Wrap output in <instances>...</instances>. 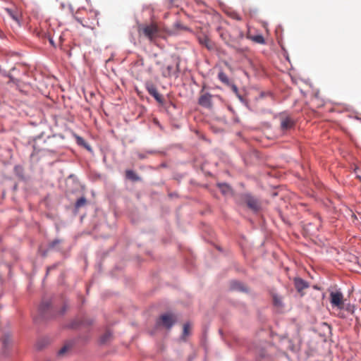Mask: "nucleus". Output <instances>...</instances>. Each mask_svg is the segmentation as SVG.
<instances>
[{"mask_svg": "<svg viewBox=\"0 0 361 361\" xmlns=\"http://www.w3.org/2000/svg\"><path fill=\"white\" fill-rule=\"evenodd\" d=\"M176 317L171 313H166L160 316L159 319L157 322V324L162 325L167 329H170L176 322Z\"/></svg>", "mask_w": 361, "mask_h": 361, "instance_id": "f257e3e1", "label": "nucleus"}, {"mask_svg": "<svg viewBox=\"0 0 361 361\" xmlns=\"http://www.w3.org/2000/svg\"><path fill=\"white\" fill-rule=\"evenodd\" d=\"M142 31L151 42H153L159 35V28L154 23L144 25L142 27Z\"/></svg>", "mask_w": 361, "mask_h": 361, "instance_id": "f03ea898", "label": "nucleus"}, {"mask_svg": "<svg viewBox=\"0 0 361 361\" xmlns=\"http://www.w3.org/2000/svg\"><path fill=\"white\" fill-rule=\"evenodd\" d=\"M330 302L332 307H336L339 310L343 308V293L339 291H331L330 293Z\"/></svg>", "mask_w": 361, "mask_h": 361, "instance_id": "7ed1b4c3", "label": "nucleus"}, {"mask_svg": "<svg viewBox=\"0 0 361 361\" xmlns=\"http://www.w3.org/2000/svg\"><path fill=\"white\" fill-rule=\"evenodd\" d=\"M244 200L246 202L247 207L254 212H257L259 209L260 205L258 200L250 195H245L244 197Z\"/></svg>", "mask_w": 361, "mask_h": 361, "instance_id": "20e7f679", "label": "nucleus"}, {"mask_svg": "<svg viewBox=\"0 0 361 361\" xmlns=\"http://www.w3.org/2000/svg\"><path fill=\"white\" fill-rule=\"evenodd\" d=\"M199 43L204 46L208 50H212L214 49V43L205 35H199L198 37Z\"/></svg>", "mask_w": 361, "mask_h": 361, "instance_id": "39448f33", "label": "nucleus"}, {"mask_svg": "<svg viewBox=\"0 0 361 361\" xmlns=\"http://www.w3.org/2000/svg\"><path fill=\"white\" fill-rule=\"evenodd\" d=\"M5 11L18 25H20V13L17 8H6Z\"/></svg>", "mask_w": 361, "mask_h": 361, "instance_id": "423d86ee", "label": "nucleus"}, {"mask_svg": "<svg viewBox=\"0 0 361 361\" xmlns=\"http://www.w3.org/2000/svg\"><path fill=\"white\" fill-rule=\"evenodd\" d=\"M198 103L202 106L210 108L212 106V94L207 92L201 95L199 98Z\"/></svg>", "mask_w": 361, "mask_h": 361, "instance_id": "0eeeda50", "label": "nucleus"}, {"mask_svg": "<svg viewBox=\"0 0 361 361\" xmlns=\"http://www.w3.org/2000/svg\"><path fill=\"white\" fill-rule=\"evenodd\" d=\"M147 90L149 94L152 96L158 102H162V97L158 92L157 87L152 84L147 85Z\"/></svg>", "mask_w": 361, "mask_h": 361, "instance_id": "6e6552de", "label": "nucleus"}, {"mask_svg": "<svg viewBox=\"0 0 361 361\" xmlns=\"http://www.w3.org/2000/svg\"><path fill=\"white\" fill-rule=\"evenodd\" d=\"M294 126V121L290 117H285L281 119V128L283 130L290 129Z\"/></svg>", "mask_w": 361, "mask_h": 361, "instance_id": "1a4fd4ad", "label": "nucleus"}, {"mask_svg": "<svg viewBox=\"0 0 361 361\" xmlns=\"http://www.w3.org/2000/svg\"><path fill=\"white\" fill-rule=\"evenodd\" d=\"M294 285L296 290L298 292H301L302 290L308 287V283L305 280L300 278H296L294 280Z\"/></svg>", "mask_w": 361, "mask_h": 361, "instance_id": "9d476101", "label": "nucleus"}, {"mask_svg": "<svg viewBox=\"0 0 361 361\" xmlns=\"http://www.w3.org/2000/svg\"><path fill=\"white\" fill-rule=\"evenodd\" d=\"M230 288L233 290H238L242 292L247 291V289L244 286V285L238 281H232L230 284Z\"/></svg>", "mask_w": 361, "mask_h": 361, "instance_id": "9b49d317", "label": "nucleus"}, {"mask_svg": "<svg viewBox=\"0 0 361 361\" xmlns=\"http://www.w3.org/2000/svg\"><path fill=\"white\" fill-rule=\"evenodd\" d=\"M51 306V302L50 301H43L39 307V312L42 314V316H44L46 311L49 309Z\"/></svg>", "mask_w": 361, "mask_h": 361, "instance_id": "f8f14e48", "label": "nucleus"}, {"mask_svg": "<svg viewBox=\"0 0 361 361\" xmlns=\"http://www.w3.org/2000/svg\"><path fill=\"white\" fill-rule=\"evenodd\" d=\"M218 186L224 195H228L231 193V188L226 183H219Z\"/></svg>", "mask_w": 361, "mask_h": 361, "instance_id": "ddd939ff", "label": "nucleus"}, {"mask_svg": "<svg viewBox=\"0 0 361 361\" xmlns=\"http://www.w3.org/2000/svg\"><path fill=\"white\" fill-rule=\"evenodd\" d=\"M218 78L224 84L229 85V79H228L227 75L225 73H224L223 71H220L218 73Z\"/></svg>", "mask_w": 361, "mask_h": 361, "instance_id": "4468645a", "label": "nucleus"}, {"mask_svg": "<svg viewBox=\"0 0 361 361\" xmlns=\"http://www.w3.org/2000/svg\"><path fill=\"white\" fill-rule=\"evenodd\" d=\"M126 178L132 180H139V177L132 170H127L126 171Z\"/></svg>", "mask_w": 361, "mask_h": 361, "instance_id": "2eb2a0df", "label": "nucleus"}, {"mask_svg": "<svg viewBox=\"0 0 361 361\" xmlns=\"http://www.w3.org/2000/svg\"><path fill=\"white\" fill-rule=\"evenodd\" d=\"M190 325L189 323H186L183 325V334L181 336V339L185 340V337L188 336L190 334Z\"/></svg>", "mask_w": 361, "mask_h": 361, "instance_id": "dca6fc26", "label": "nucleus"}, {"mask_svg": "<svg viewBox=\"0 0 361 361\" xmlns=\"http://www.w3.org/2000/svg\"><path fill=\"white\" fill-rule=\"evenodd\" d=\"M87 202V200L85 197H80L75 202V207L77 209L80 208L81 207H83Z\"/></svg>", "mask_w": 361, "mask_h": 361, "instance_id": "f3484780", "label": "nucleus"}, {"mask_svg": "<svg viewBox=\"0 0 361 361\" xmlns=\"http://www.w3.org/2000/svg\"><path fill=\"white\" fill-rule=\"evenodd\" d=\"M111 336V333L110 331L105 332L100 338V343H106L110 337Z\"/></svg>", "mask_w": 361, "mask_h": 361, "instance_id": "a211bd4d", "label": "nucleus"}, {"mask_svg": "<svg viewBox=\"0 0 361 361\" xmlns=\"http://www.w3.org/2000/svg\"><path fill=\"white\" fill-rule=\"evenodd\" d=\"M76 139H77V143L79 145H82V146H84L86 149H87L88 150H91V148L86 143V142L84 140L83 138H82L80 136H77L76 137Z\"/></svg>", "mask_w": 361, "mask_h": 361, "instance_id": "6ab92c4d", "label": "nucleus"}, {"mask_svg": "<svg viewBox=\"0 0 361 361\" xmlns=\"http://www.w3.org/2000/svg\"><path fill=\"white\" fill-rule=\"evenodd\" d=\"M252 40L257 43H259V44H264L265 43V40H264V38L262 35H255V36H253L252 37Z\"/></svg>", "mask_w": 361, "mask_h": 361, "instance_id": "aec40b11", "label": "nucleus"}, {"mask_svg": "<svg viewBox=\"0 0 361 361\" xmlns=\"http://www.w3.org/2000/svg\"><path fill=\"white\" fill-rule=\"evenodd\" d=\"M273 302L274 305L276 307L282 306V300L281 298L277 295H274L273 297Z\"/></svg>", "mask_w": 361, "mask_h": 361, "instance_id": "412c9836", "label": "nucleus"}, {"mask_svg": "<svg viewBox=\"0 0 361 361\" xmlns=\"http://www.w3.org/2000/svg\"><path fill=\"white\" fill-rule=\"evenodd\" d=\"M60 243V240H53L51 243H50V244L49 245V249H52L54 248L56 245L59 244Z\"/></svg>", "mask_w": 361, "mask_h": 361, "instance_id": "4be33fe9", "label": "nucleus"}, {"mask_svg": "<svg viewBox=\"0 0 361 361\" xmlns=\"http://www.w3.org/2000/svg\"><path fill=\"white\" fill-rule=\"evenodd\" d=\"M217 30L219 31V35H220V37H221V39L224 41H226V34L224 33V32H223L222 29L219 27H218Z\"/></svg>", "mask_w": 361, "mask_h": 361, "instance_id": "5701e85b", "label": "nucleus"}, {"mask_svg": "<svg viewBox=\"0 0 361 361\" xmlns=\"http://www.w3.org/2000/svg\"><path fill=\"white\" fill-rule=\"evenodd\" d=\"M68 350V347L67 346H63V348H61L59 352H58V354L59 355H62L63 354H64L66 351Z\"/></svg>", "mask_w": 361, "mask_h": 361, "instance_id": "b1692460", "label": "nucleus"}, {"mask_svg": "<svg viewBox=\"0 0 361 361\" xmlns=\"http://www.w3.org/2000/svg\"><path fill=\"white\" fill-rule=\"evenodd\" d=\"M231 87L233 91L237 94L238 91L237 86L235 85H232Z\"/></svg>", "mask_w": 361, "mask_h": 361, "instance_id": "393cba45", "label": "nucleus"}, {"mask_svg": "<svg viewBox=\"0 0 361 361\" xmlns=\"http://www.w3.org/2000/svg\"><path fill=\"white\" fill-rule=\"evenodd\" d=\"M172 69H173V66H167V70H168L169 73H170Z\"/></svg>", "mask_w": 361, "mask_h": 361, "instance_id": "a878e982", "label": "nucleus"}, {"mask_svg": "<svg viewBox=\"0 0 361 361\" xmlns=\"http://www.w3.org/2000/svg\"><path fill=\"white\" fill-rule=\"evenodd\" d=\"M139 157L140 159H144L145 158V156L142 155V154H139Z\"/></svg>", "mask_w": 361, "mask_h": 361, "instance_id": "bb28decb", "label": "nucleus"}, {"mask_svg": "<svg viewBox=\"0 0 361 361\" xmlns=\"http://www.w3.org/2000/svg\"><path fill=\"white\" fill-rule=\"evenodd\" d=\"M50 43H51V44H54V42H53V40H52V39H50Z\"/></svg>", "mask_w": 361, "mask_h": 361, "instance_id": "cd10ccee", "label": "nucleus"}]
</instances>
